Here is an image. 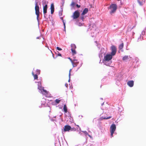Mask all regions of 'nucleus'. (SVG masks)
I'll use <instances>...</instances> for the list:
<instances>
[{
	"instance_id": "obj_1",
	"label": "nucleus",
	"mask_w": 146,
	"mask_h": 146,
	"mask_svg": "<svg viewBox=\"0 0 146 146\" xmlns=\"http://www.w3.org/2000/svg\"><path fill=\"white\" fill-rule=\"evenodd\" d=\"M37 82L38 83V88L39 90V92L45 95L47 97H50V94L46 90H44V88L41 86V82Z\"/></svg>"
},
{
	"instance_id": "obj_2",
	"label": "nucleus",
	"mask_w": 146,
	"mask_h": 146,
	"mask_svg": "<svg viewBox=\"0 0 146 146\" xmlns=\"http://www.w3.org/2000/svg\"><path fill=\"white\" fill-rule=\"evenodd\" d=\"M112 56L111 54H107L104 58L103 62L106 66H109L111 64L112 62L111 59L112 58Z\"/></svg>"
},
{
	"instance_id": "obj_3",
	"label": "nucleus",
	"mask_w": 146,
	"mask_h": 146,
	"mask_svg": "<svg viewBox=\"0 0 146 146\" xmlns=\"http://www.w3.org/2000/svg\"><path fill=\"white\" fill-rule=\"evenodd\" d=\"M108 9L110 10V13L112 15L115 12L117 9V5L115 4H112L108 7Z\"/></svg>"
},
{
	"instance_id": "obj_4",
	"label": "nucleus",
	"mask_w": 146,
	"mask_h": 146,
	"mask_svg": "<svg viewBox=\"0 0 146 146\" xmlns=\"http://www.w3.org/2000/svg\"><path fill=\"white\" fill-rule=\"evenodd\" d=\"M76 129L71 128V126L69 125H66L63 127V131L65 132H69L70 130L71 131H75Z\"/></svg>"
},
{
	"instance_id": "obj_5",
	"label": "nucleus",
	"mask_w": 146,
	"mask_h": 146,
	"mask_svg": "<svg viewBox=\"0 0 146 146\" xmlns=\"http://www.w3.org/2000/svg\"><path fill=\"white\" fill-rule=\"evenodd\" d=\"M80 15V13L78 10L75 11L73 13L71 17L73 19H76L79 17Z\"/></svg>"
},
{
	"instance_id": "obj_6",
	"label": "nucleus",
	"mask_w": 146,
	"mask_h": 146,
	"mask_svg": "<svg viewBox=\"0 0 146 146\" xmlns=\"http://www.w3.org/2000/svg\"><path fill=\"white\" fill-rule=\"evenodd\" d=\"M111 54L112 56H114L117 52V48L116 47L114 46H112L111 47Z\"/></svg>"
},
{
	"instance_id": "obj_7",
	"label": "nucleus",
	"mask_w": 146,
	"mask_h": 146,
	"mask_svg": "<svg viewBox=\"0 0 146 146\" xmlns=\"http://www.w3.org/2000/svg\"><path fill=\"white\" fill-rule=\"evenodd\" d=\"M116 126L115 124H112L110 127V131L111 137H113V135L116 129Z\"/></svg>"
},
{
	"instance_id": "obj_8",
	"label": "nucleus",
	"mask_w": 146,
	"mask_h": 146,
	"mask_svg": "<svg viewBox=\"0 0 146 146\" xmlns=\"http://www.w3.org/2000/svg\"><path fill=\"white\" fill-rule=\"evenodd\" d=\"M43 13L44 14V17H46V14L47 13V5L45 4L44 3H43Z\"/></svg>"
},
{
	"instance_id": "obj_9",
	"label": "nucleus",
	"mask_w": 146,
	"mask_h": 146,
	"mask_svg": "<svg viewBox=\"0 0 146 146\" xmlns=\"http://www.w3.org/2000/svg\"><path fill=\"white\" fill-rule=\"evenodd\" d=\"M73 62H72V64L73 67H75L77 66L78 64V62H77V60L74 58L73 59Z\"/></svg>"
},
{
	"instance_id": "obj_10",
	"label": "nucleus",
	"mask_w": 146,
	"mask_h": 146,
	"mask_svg": "<svg viewBox=\"0 0 146 146\" xmlns=\"http://www.w3.org/2000/svg\"><path fill=\"white\" fill-rule=\"evenodd\" d=\"M127 84L129 87H132L133 86L134 82L133 80L129 81L127 83Z\"/></svg>"
},
{
	"instance_id": "obj_11",
	"label": "nucleus",
	"mask_w": 146,
	"mask_h": 146,
	"mask_svg": "<svg viewBox=\"0 0 146 146\" xmlns=\"http://www.w3.org/2000/svg\"><path fill=\"white\" fill-rule=\"evenodd\" d=\"M51 13L52 14L54 11V6L53 3L51 4L50 6Z\"/></svg>"
},
{
	"instance_id": "obj_12",
	"label": "nucleus",
	"mask_w": 146,
	"mask_h": 146,
	"mask_svg": "<svg viewBox=\"0 0 146 146\" xmlns=\"http://www.w3.org/2000/svg\"><path fill=\"white\" fill-rule=\"evenodd\" d=\"M88 11V9L87 8H85L83 10L82 13V15H84L86 14Z\"/></svg>"
},
{
	"instance_id": "obj_13",
	"label": "nucleus",
	"mask_w": 146,
	"mask_h": 146,
	"mask_svg": "<svg viewBox=\"0 0 146 146\" xmlns=\"http://www.w3.org/2000/svg\"><path fill=\"white\" fill-rule=\"evenodd\" d=\"M137 2L140 5H142L145 3V0H142V1H140L139 0H137Z\"/></svg>"
},
{
	"instance_id": "obj_14",
	"label": "nucleus",
	"mask_w": 146,
	"mask_h": 146,
	"mask_svg": "<svg viewBox=\"0 0 146 146\" xmlns=\"http://www.w3.org/2000/svg\"><path fill=\"white\" fill-rule=\"evenodd\" d=\"M104 48H101V50L99 53V56L100 58V57L101 56L102 57V54L104 52Z\"/></svg>"
},
{
	"instance_id": "obj_15",
	"label": "nucleus",
	"mask_w": 146,
	"mask_h": 146,
	"mask_svg": "<svg viewBox=\"0 0 146 146\" xmlns=\"http://www.w3.org/2000/svg\"><path fill=\"white\" fill-rule=\"evenodd\" d=\"M60 100L56 99L54 101V103L56 105L59 104L60 102Z\"/></svg>"
},
{
	"instance_id": "obj_16",
	"label": "nucleus",
	"mask_w": 146,
	"mask_h": 146,
	"mask_svg": "<svg viewBox=\"0 0 146 146\" xmlns=\"http://www.w3.org/2000/svg\"><path fill=\"white\" fill-rule=\"evenodd\" d=\"M129 57V56H125L123 57L122 59L124 61H127Z\"/></svg>"
},
{
	"instance_id": "obj_17",
	"label": "nucleus",
	"mask_w": 146,
	"mask_h": 146,
	"mask_svg": "<svg viewBox=\"0 0 146 146\" xmlns=\"http://www.w3.org/2000/svg\"><path fill=\"white\" fill-rule=\"evenodd\" d=\"M123 46V43H122L119 46V50H121L122 51H123V50L122 49Z\"/></svg>"
},
{
	"instance_id": "obj_18",
	"label": "nucleus",
	"mask_w": 146,
	"mask_h": 146,
	"mask_svg": "<svg viewBox=\"0 0 146 146\" xmlns=\"http://www.w3.org/2000/svg\"><path fill=\"white\" fill-rule=\"evenodd\" d=\"M71 49H75L76 48V47L75 45L74 44H72L71 45Z\"/></svg>"
},
{
	"instance_id": "obj_19",
	"label": "nucleus",
	"mask_w": 146,
	"mask_h": 146,
	"mask_svg": "<svg viewBox=\"0 0 146 146\" xmlns=\"http://www.w3.org/2000/svg\"><path fill=\"white\" fill-rule=\"evenodd\" d=\"M63 110L65 113H66L67 112V109L66 106V105H64V106Z\"/></svg>"
},
{
	"instance_id": "obj_20",
	"label": "nucleus",
	"mask_w": 146,
	"mask_h": 146,
	"mask_svg": "<svg viewBox=\"0 0 146 146\" xmlns=\"http://www.w3.org/2000/svg\"><path fill=\"white\" fill-rule=\"evenodd\" d=\"M39 7L37 5V19L39 16Z\"/></svg>"
},
{
	"instance_id": "obj_21",
	"label": "nucleus",
	"mask_w": 146,
	"mask_h": 146,
	"mask_svg": "<svg viewBox=\"0 0 146 146\" xmlns=\"http://www.w3.org/2000/svg\"><path fill=\"white\" fill-rule=\"evenodd\" d=\"M111 117V116H110L109 117H102V118L104 119H109Z\"/></svg>"
},
{
	"instance_id": "obj_22",
	"label": "nucleus",
	"mask_w": 146,
	"mask_h": 146,
	"mask_svg": "<svg viewBox=\"0 0 146 146\" xmlns=\"http://www.w3.org/2000/svg\"><path fill=\"white\" fill-rule=\"evenodd\" d=\"M71 50L73 55H74L76 54V52L75 50V49H71Z\"/></svg>"
},
{
	"instance_id": "obj_23",
	"label": "nucleus",
	"mask_w": 146,
	"mask_h": 146,
	"mask_svg": "<svg viewBox=\"0 0 146 146\" xmlns=\"http://www.w3.org/2000/svg\"><path fill=\"white\" fill-rule=\"evenodd\" d=\"M32 75L34 77V78L35 79H36V74H34V73L33 72H32Z\"/></svg>"
},
{
	"instance_id": "obj_24",
	"label": "nucleus",
	"mask_w": 146,
	"mask_h": 146,
	"mask_svg": "<svg viewBox=\"0 0 146 146\" xmlns=\"http://www.w3.org/2000/svg\"><path fill=\"white\" fill-rule=\"evenodd\" d=\"M62 10L61 11H60L59 12V16H61L62 15Z\"/></svg>"
},
{
	"instance_id": "obj_25",
	"label": "nucleus",
	"mask_w": 146,
	"mask_h": 146,
	"mask_svg": "<svg viewBox=\"0 0 146 146\" xmlns=\"http://www.w3.org/2000/svg\"><path fill=\"white\" fill-rule=\"evenodd\" d=\"M75 5V3L73 2H72V3L70 5L72 7H74V6Z\"/></svg>"
},
{
	"instance_id": "obj_26",
	"label": "nucleus",
	"mask_w": 146,
	"mask_h": 146,
	"mask_svg": "<svg viewBox=\"0 0 146 146\" xmlns=\"http://www.w3.org/2000/svg\"><path fill=\"white\" fill-rule=\"evenodd\" d=\"M96 42V44H97V46L98 47V48H100V45L98 44L97 42V41H96L95 42Z\"/></svg>"
},
{
	"instance_id": "obj_27",
	"label": "nucleus",
	"mask_w": 146,
	"mask_h": 146,
	"mask_svg": "<svg viewBox=\"0 0 146 146\" xmlns=\"http://www.w3.org/2000/svg\"><path fill=\"white\" fill-rule=\"evenodd\" d=\"M82 132H83L85 134V135H88V133L86 131H82Z\"/></svg>"
},
{
	"instance_id": "obj_28",
	"label": "nucleus",
	"mask_w": 146,
	"mask_h": 146,
	"mask_svg": "<svg viewBox=\"0 0 146 146\" xmlns=\"http://www.w3.org/2000/svg\"><path fill=\"white\" fill-rule=\"evenodd\" d=\"M35 13H36V3H35Z\"/></svg>"
},
{
	"instance_id": "obj_29",
	"label": "nucleus",
	"mask_w": 146,
	"mask_h": 146,
	"mask_svg": "<svg viewBox=\"0 0 146 146\" xmlns=\"http://www.w3.org/2000/svg\"><path fill=\"white\" fill-rule=\"evenodd\" d=\"M70 73L69 74V80H68V82H70Z\"/></svg>"
},
{
	"instance_id": "obj_30",
	"label": "nucleus",
	"mask_w": 146,
	"mask_h": 146,
	"mask_svg": "<svg viewBox=\"0 0 146 146\" xmlns=\"http://www.w3.org/2000/svg\"><path fill=\"white\" fill-rule=\"evenodd\" d=\"M56 49L57 50H61L62 49L61 48H60L59 47H56Z\"/></svg>"
},
{
	"instance_id": "obj_31",
	"label": "nucleus",
	"mask_w": 146,
	"mask_h": 146,
	"mask_svg": "<svg viewBox=\"0 0 146 146\" xmlns=\"http://www.w3.org/2000/svg\"><path fill=\"white\" fill-rule=\"evenodd\" d=\"M40 71L39 70H37V75L40 74Z\"/></svg>"
},
{
	"instance_id": "obj_32",
	"label": "nucleus",
	"mask_w": 146,
	"mask_h": 146,
	"mask_svg": "<svg viewBox=\"0 0 146 146\" xmlns=\"http://www.w3.org/2000/svg\"><path fill=\"white\" fill-rule=\"evenodd\" d=\"M145 34V31H143L142 32V35H144Z\"/></svg>"
},
{
	"instance_id": "obj_33",
	"label": "nucleus",
	"mask_w": 146,
	"mask_h": 146,
	"mask_svg": "<svg viewBox=\"0 0 146 146\" xmlns=\"http://www.w3.org/2000/svg\"><path fill=\"white\" fill-rule=\"evenodd\" d=\"M68 58L70 60V61H71V63H72V62H73V60H72V59H71L70 58Z\"/></svg>"
},
{
	"instance_id": "obj_34",
	"label": "nucleus",
	"mask_w": 146,
	"mask_h": 146,
	"mask_svg": "<svg viewBox=\"0 0 146 146\" xmlns=\"http://www.w3.org/2000/svg\"><path fill=\"white\" fill-rule=\"evenodd\" d=\"M63 23H64V29H65V23H64V21H63Z\"/></svg>"
},
{
	"instance_id": "obj_35",
	"label": "nucleus",
	"mask_w": 146,
	"mask_h": 146,
	"mask_svg": "<svg viewBox=\"0 0 146 146\" xmlns=\"http://www.w3.org/2000/svg\"><path fill=\"white\" fill-rule=\"evenodd\" d=\"M76 6L77 7H78V8H79L80 7V5H78V4H76Z\"/></svg>"
},
{
	"instance_id": "obj_36",
	"label": "nucleus",
	"mask_w": 146,
	"mask_h": 146,
	"mask_svg": "<svg viewBox=\"0 0 146 146\" xmlns=\"http://www.w3.org/2000/svg\"><path fill=\"white\" fill-rule=\"evenodd\" d=\"M58 56H61V54L60 53H58L57 55Z\"/></svg>"
},
{
	"instance_id": "obj_37",
	"label": "nucleus",
	"mask_w": 146,
	"mask_h": 146,
	"mask_svg": "<svg viewBox=\"0 0 146 146\" xmlns=\"http://www.w3.org/2000/svg\"><path fill=\"white\" fill-rule=\"evenodd\" d=\"M79 133L80 134V135H82V133H81V132H79Z\"/></svg>"
},
{
	"instance_id": "obj_38",
	"label": "nucleus",
	"mask_w": 146,
	"mask_h": 146,
	"mask_svg": "<svg viewBox=\"0 0 146 146\" xmlns=\"http://www.w3.org/2000/svg\"><path fill=\"white\" fill-rule=\"evenodd\" d=\"M141 35H140V37L138 38V40H139L140 39H140H141Z\"/></svg>"
},
{
	"instance_id": "obj_39",
	"label": "nucleus",
	"mask_w": 146,
	"mask_h": 146,
	"mask_svg": "<svg viewBox=\"0 0 146 146\" xmlns=\"http://www.w3.org/2000/svg\"><path fill=\"white\" fill-rule=\"evenodd\" d=\"M60 19H62V20L63 21H64V20H63V17H60Z\"/></svg>"
},
{
	"instance_id": "obj_40",
	"label": "nucleus",
	"mask_w": 146,
	"mask_h": 146,
	"mask_svg": "<svg viewBox=\"0 0 146 146\" xmlns=\"http://www.w3.org/2000/svg\"><path fill=\"white\" fill-rule=\"evenodd\" d=\"M67 87V86H68V84H66L65 85Z\"/></svg>"
},
{
	"instance_id": "obj_41",
	"label": "nucleus",
	"mask_w": 146,
	"mask_h": 146,
	"mask_svg": "<svg viewBox=\"0 0 146 146\" xmlns=\"http://www.w3.org/2000/svg\"><path fill=\"white\" fill-rule=\"evenodd\" d=\"M88 136L90 137V138H91V136H90V135H89V134H88Z\"/></svg>"
},
{
	"instance_id": "obj_42",
	"label": "nucleus",
	"mask_w": 146,
	"mask_h": 146,
	"mask_svg": "<svg viewBox=\"0 0 146 146\" xmlns=\"http://www.w3.org/2000/svg\"><path fill=\"white\" fill-rule=\"evenodd\" d=\"M71 69H70V70H69V73H70V72H71Z\"/></svg>"
},
{
	"instance_id": "obj_43",
	"label": "nucleus",
	"mask_w": 146,
	"mask_h": 146,
	"mask_svg": "<svg viewBox=\"0 0 146 146\" xmlns=\"http://www.w3.org/2000/svg\"><path fill=\"white\" fill-rule=\"evenodd\" d=\"M104 104V103H102V106H103V105Z\"/></svg>"
},
{
	"instance_id": "obj_44",
	"label": "nucleus",
	"mask_w": 146,
	"mask_h": 146,
	"mask_svg": "<svg viewBox=\"0 0 146 146\" xmlns=\"http://www.w3.org/2000/svg\"><path fill=\"white\" fill-rule=\"evenodd\" d=\"M82 19L83 20V19H84L83 17H82Z\"/></svg>"
},
{
	"instance_id": "obj_45",
	"label": "nucleus",
	"mask_w": 146,
	"mask_h": 146,
	"mask_svg": "<svg viewBox=\"0 0 146 146\" xmlns=\"http://www.w3.org/2000/svg\"><path fill=\"white\" fill-rule=\"evenodd\" d=\"M82 25V24H81V25H79V26H80L81 25Z\"/></svg>"
},
{
	"instance_id": "obj_46",
	"label": "nucleus",
	"mask_w": 146,
	"mask_h": 146,
	"mask_svg": "<svg viewBox=\"0 0 146 146\" xmlns=\"http://www.w3.org/2000/svg\"><path fill=\"white\" fill-rule=\"evenodd\" d=\"M37 79H38V76H37Z\"/></svg>"
},
{
	"instance_id": "obj_47",
	"label": "nucleus",
	"mask_w": 146,
	"mask_h": 146,
	"mask_svg": "<svg viewBox=\"0 0 146 146\" xmlns=\"http://www.w3.org/2000/svg\"><path fill=\"white\" fill-rule=\"evenodd\" d=\"M101 99L102 100L103 99L102 98H101Z\"/></svg>"
},
{
	"instance_id": "obj_48",
	"label": "nucleus",
	"mask_w": 146,
	"mask_h": 146,
	"mask_svg": "<svg viewBox=\"0 0 146 146\" xmlns=\"http://www.w3.org/2000/svg\"><path fill=\"white\" fill-rule=\"evenodd\" d=\"M118 1H120V0H117Z\"/></svg>"
}]
</instances>
